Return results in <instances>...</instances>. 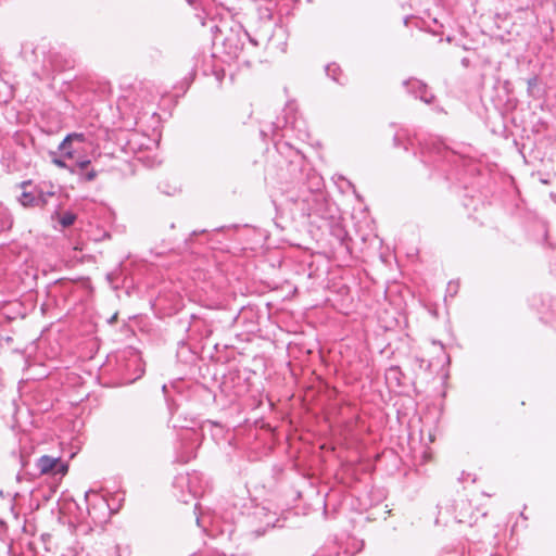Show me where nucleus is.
Here are the masks:
<instances>
[{
  "mask_svg": "<svg viewBox=\"0 0 556 556\" xmlns=\"http://www.w3.org/2000/svg\"><path fill=\"white\" fill-rule=\"evenodd\" d=\"M30 181H24L22 184V188L24 189L23 193L20 197V202L23 206H46L49 203V200L55 197V189L52 185H48L46 182L40 184L35 187L33 190L28 191L27 188L30 187Z\"/></svg>",
  "mask_w": 556,
  "mask_h": 556,
  "instance_id": "f257e3e1",
  "label": "nucleus"
},
{
  "mask_svg": "<svg viewBox=\"0 0 556 556\" xmlns=\"http://www.w3.org/2000/svg\"><path fill=\"white\" fill-rule=\"evenodd\" d=\"M40 475H61L67 472V465L60 457L41 456L36 464Z\"/></svg>",
  "mask_w": 556,
  "mask_h": 556,
  "instance_id": "f03ea898",
  "label": "nucleus"
},
{
  "mask_svg": "<svg viewBox=\"0 0 556 556\" xmlns=\"http://www.w3.org/2000/svg\"><path fill=\"white\" fill-rule=\"evenodd\" d=\"M13 225L11 215L5 210H0V232L9 230Z\"/></svg>",
  "mask_w": 556,
  "mask_h": 556,
  "instance_id": "7ed1b4c3",
  "label": "nucleus"
},
{
  "mask_svg": "<svg viewBox=\"0 0 556 556\" xmlns=\"http://www.w3.org/2000/svg\"><path fill=\"white\" fill-rule=\"evenodd\" d=\"M84 136L81 134H70L65 137V139L60 144V150L65 151L67 146H71V143L74 140L83 141Z\"/></svg>",
  "mask_w": 556,
  "mask_h": 556,
  "instance_id": "20e7f679",
  "label": "nucleus"
},
{
  "mask_svg": "<svg viewBox=\"0 0 556 556\" xmlns=\"http://www.w3.org/2000/svg\"><path fill=\"white\" fill-rule=\"evenodd\" d=\"M75 215L72 214V213H65L61 219H60V223L62 224L63 227H68L71 225L74 224L75 222Z\"/></svg>",
  "mask_w": 556,
  "mask_h": 556,
  "instance_id": "39448f33",
  "label": "nucleus"
},
{
  "mask_svg": "<svg viewBox=\"0 0 556 556\" xmlns=\"http://www.w3.org/2000/svg\"><path fill=\"white\" fill-rule=\"evenodd\" d=\"M97 177V172L91 169L89 172H87L85 175H84V179L86 181H92L93 179H96Z\"/></svg>",
  "mask_w": 556,
  "mask_h": 556,
  "instance_id": "423d86ee",
  "label": "nucleus"
},
{
  "mask_svg": "<svg viewBox=\"0 0 556 556\" xmlns=\"http://www.w3.org/2000/svg\"><path fill=\"white\" fill-rule=\"evenodd\" d=\"M65 157L72 159L74 156V152L71 150V147L67 146L65 151H61Z\"/></svg>",
  "mask_w": 556,
  "mask_h": 556,
  "instance_id": "0eeeda50",
  "label": "nucleus"
},
{
  "mask_svg": "<svg viewBox=\"0 0 556 556\" xmlns=\"http://www.w3.org/2000/svg\"><path fill=\"white\" fill-rule=\"evenodd\" d=\"M53 163L59 167L67 168V165L62 159H53Z\"/></svg>",
  "mask_w": 556,
  "mask_h": 556,
  "instance_id": "6e6552de",
  "label": "nucleus"
},
{
  "mask_svg": "<svg viewBox=\"0 0 556 556\" xmlns=\"http://www.w3.org/2000/svg\"><path fill=\"white\" fill-rule=\"evenodd\" d=\"M90 164V161L89 160H81L77 163V165L79 166V168L84 169L86 168L88 165Z\"/></svg>",
  "mask_w": 556,
  "mask_h": 556,
  "instance_id": "1a4fd4ad",
  "label": "nucleus"
},
{
  "mask_svg": "<svg viewBox=\"0 0 556 556\" xmlns=\"http://www.w3.org/2000/svg\"><path fill=\"white\" fill-rule=\"evenodd\" d=\"M535 81H536V79H535V78L530 79V80H529V86H530V87H531V86H533V85L535 84Z\"/></svg>",
  "mask_w": 556,
  "mask_h": 556,
  "instance_id": "9d476101",
  "label": "nucleus"
},
{
  "mask_svg": "<svg viewBox=\"0 0 556 556\" xmlns=\"http://www.w3.org/2000/svg\"><path fill=\"white\" fill-rule=\"evenodd\" d=\"M7 100H8V99H7L5 97H1V96H0V102H3V103H4V102H7Z\"/></svg>",
  "mask_w": 556,
  "mask_h": 556,
  "instance_id": "9b49d317",
  "label": "nucleus"
},
{
  "mask_svg": "<svg viewBox=\"0 0 556 556\" xmlns=\"http://www.w3.org/2000/svg\"><path fill=\"white\" fill-rule=\"evenodd\" d=\"M421 99H422L424 101L428 102V103L430 102V99H427V98H425V97H421Z\"/></svg>",
  "mask_w": 556,
  "mask_h": 556,
  "instance_id": "f8f14e48",
  "label": "nucleus"
}]
</instances>
